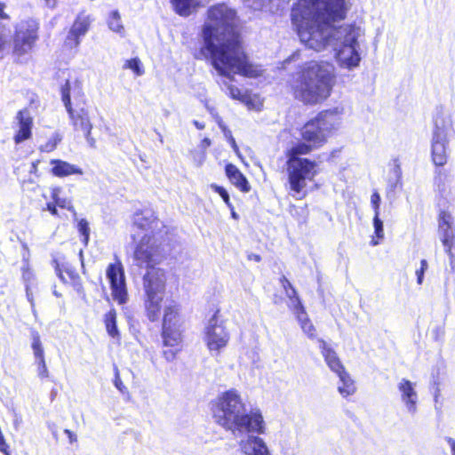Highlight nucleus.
<instances>
[{
	"label": "nucleus",
	"instance_id": "60",
	"mask_svg": "<svg viewBox=\"0 0 455 455\" xmlns=\"http://www.w3.org/2000/svg\"><path fill=\"white\" fill-rule=\"evenodd\" d=\"M47 210L52 214V215H57L58 214V211H57V208H56V204H47Z\"/></svg>",
	"mask_w": 455,
	"mask_h": 455
},
{
	"label": "nucleus",
	"instance_id": "62",
	"mask_svg": "<svg viewBox=\"0 0 455 455\" xmlns=\"http://www.w3.org/2000/svg\"><path fill=\"white\" fill-rule=\"evenodd\" d=\"M193 124L198 130H203L205 127V124L202 122H199L197 120H194Z\"/></svg>",
	"mask_w": 455,
	"mask_h": 455
},
{
	"label": "nucleus",
	"instance_id": "53",
	"mask_svg": "<svg viewBox=\"0 0 455 455\" xmlns=\"http://www.w3.org/2000/svg\"><path fill=\"white\" fill-rule=\"evenodd\" d=\"M64 433L68 436L70 443H76L77 441L76 435L74 432H72L71 430L65 429Z\"/></svg>",
	"mask_w": 455,
	"mask_h": 455
},
{
	"label": "nucleus",
	"instance_id": "5",
	"mask_svg": "<svg viewBox=\"0 0 455 455\" xmlns=\"http://www.w3.org/2000/svg\"><path fill=\"white\" fill-rule=\"evenodd\" d=\"M60 95L74 131L81 132L88 144L94 148L96 141L91 136L92 124L81 84L77 81L71 83L67 80L60 88Z\"/></svg>",
	"mask_w": 455,
	"mask_h": 455
},
{
	"label": "nucleus",
	"instance_id": "29",
	"mask_svg": "<svg viewBox=\"0 0 455 455\" xmlns=\"http://www.w3.org/2000/svg\"><path fill=\"white\" fill-rule=\"evenodd\" d=\"M52 265L54 267L56 275L61 282L68 283V281H76L77 278H79L78 274L75 269L63 264L60 265L57 259L52 260Z\"/></svg>",
	"mask_w": 455,
	"mask_h": 455
},
{
	"label": "nucleus",
	"instance_id": "57",
	"mask_svg": "<svg viewBox=\"0 0 455 455\" xmlns=\"http://www.w3.org/2000/svg\"><path fill=\"white\" fill-rule=\"evenodd\" d=\"M5 4L0 2V20H9L10 16L4 12Z\"/></svg>",
	"mask_w": 455,
	"mask_h": 455
},
{
	"label": "nucleus",
	"instance_id": "61",
	"mask_svg": "<svg viewBox=\"0 0 455 455\" xmlns=\"http://www.w3.org/2000/svg\"><path fill=\"white\" fill-rule=\"evenodd\" d=\"M217 123H218L219 127H220V128L221 129V131L223 132V134H225L227 131H230V130H229V129L225 125V124L223 123V121H222L220 118H219V119L217 120Z\"/></svg>",
	"mask_w": 455,
	"mask_h": 455
},
{
	"label": "nucleus",
	"instance_id": "47",
	"mask_svg": "<svg viewBox=\"0 0 455 455\" xmlns=\"http://www.w3.org/2000/svg\"><path fill=\"white\" fill-rule=\"evenodd\" d=\"M7 44L6 26L0 20V52L4 51Z\"/></svg>",
	"mask_w": 455,
	"mask_h": 455
},
{
	"label": "nucleus",
	"instance_id": "16",
	"mask_svg": "<svg viewBox=\"0 0 455 455\" xmlns=\"http://www.w3.org/2000/svg\"><path fill=\"white\" fill-rule=\"evenodd\" d=\"M400 401L406 413L414 417L418 413L419 394L417 383L402 378L397 383Z\"/></svg>",
	"mask_w": 455,
	"mask_h": 455
},
{
	"label": "nucleus",
	"instance_id": "18",
	"mask_svg": "<svg viewBox=\"0 0 455 455\" xmlns=\"http://www.w3.org/2000/svg\"><path fill=\"white\" fill-rule=\"evenodd\" d=\"M92 21L93 18L91 14L87 13L85 11H81L77 14L65 40V47L69 49L76 47L80 43V37L84 36L88 32Z\"/></svg>",
	"mask_w": 455,
	"mask_h": 455
},
{
	"label": "nucleus",
	"instance_id": "59",
	"mask_svg": "<svg viewBox=\"0 0 455 455\" xmlns=\"http://www.w3.org/2000/svg\"><path fill=\"white\" fill-rule=\"evenodd\" d=\"M280 281L284 291L288 290L290 285H292L285 276H283Z\"/></svg>",
	"mask_w": 455,
	"mask_h": 455
},
{
	"label": "nucleus",
	"instance_id": "34",
	"mask_svg": "<svg viewBox=\"0 0 455 455\" xmlns=\"http://www.w3.org/2000/svg\"><path fill=\"white\" fill-rule=\"evenodd\" d=\"M123 67L131 69L136 76H142L145 72L140 59H129Z\"/></svg>",
	"mask_w": 455,
	"mask_h": 455
},
{
	"label": "nucleus",
	"instance_id": "14",
	"mask_svg": "<svg viewBox=\"0 0 455 455\" xmlns=\"http://www.w3.org/2000/svg\"><path fill=\"white\" fill-rule=\"evenodd\" d=\"M134 260L148 270L155 267L159 260V246L155 235L145 234L141 237L134 251Z\"/></svg>",
	"mask_w": 455,
	"mask_h": 455
},
{
	"label": "nucleus",
	"instance_id": "41",
	"mask_svg": "<svg viewBox=\"0 0 455 455\" xmlns=\"http://www.w3.org/2000/svg\"><path fill=\"white\" fill-rule=\"evenodd\" d=\"M37 365V374L40 379H45L49 376L44 357L35 359Z\"/></svg>",
	"mask_w": 455,
	"mask_h": 455
},
{
	"label": "nucleus",
	"instance_id": "48",
	"mask_svg": "<svg viewBox=\"0 0 455 455\" xmlns=\"http://www.w3.org/2000/svg\"><path fill=\"white\" fill-rule=\"evenodd\" d=\"M449 258L450 271L455 274V247L444 249Z\"/></svg>",
	"mask_w": 455,
	"mask_h": 455
},
{
	"label": "nucleus",
	"instance_id": "10",
	"mask_svg": "<svg viewBox=\"0 0 455 455\" xmlns=\"http://www.w3.org/2000/svg\"><path fill=\"white\" fill-rule=\"evenodd\" d=\"M38 30L39 23L35 19L28 18L17 22L12 36V53L16 55L29 53L38 40Z\"/></svg>",
	"mask_w": 455,
	"mask_h": 455
},
{
	"label": "nucleus",
	"instance_id": "32",
	"mask_svg": "<svg viewBox=\"0 0 455 455\" xmlns=\"http://www.w3.org/2000/svg\"><path fill=\"white\" fill-rule=\"evenodd\" d=\"M297 317L303 332L311 339L316 337L315 328L308 319L307 313L300 314Z\"/></svg>",
	"mask_w": 455,
	"mask_h": 455
},
{
	"label": "nucleus",
	"instance_id": "19",
	"mask_svg": "<svg viewBox=\"0 0 455 455\" xmlns=\"http://www.w3.org/2000/svg\"><path fill=\"white\" fill-rule=\"evenodd\" d=\"M438 231L444 249L455 247V227L452 215L442 211L438 219Z\"/></svg>",
	"mask_w": 455,
	"mask_h": 455
},
{
	"label": "nucleus",
	"instance_id": "13",
	"mask_svg": "<svg viewBox=\"0 0 455 455\" xmlns=\"http://www.w3.org/2000/svg\"><path fill=\"white\" fill-rule=\"evenodd\" d=\"M106 276L109 282L111 295L115 301L119 305H124L128 301V291L124 268L121 260L116 257V261L110 263L106 269Z\"/></svg>",
	"mask_w": 455,
	"mask_h": 455
},
{
	"label": "nucleus",
	"instance_id": "3",
	"mask_svg": "<svg viewBox=\"0 0 455 455\" xmlns=\"http://www.w3.org/2000/svg\"><path fill=\"white\" fill-rule=\"evenodd\" d=\"M235 12L224 4L212 6L203 27L204 57H241Z\"/></svg>",
	"mask_w": 455,
	"mask_h": 455
},
{
	"label": "nucleus",
	"instance_id": "4",
	"mask_svg": "<svg viewBox=\"0 0 455 455\" xmlns=\"http://www.w3.org/2000/svg\"><path fill=\"white\" fill-rule=\"evenodd\" d=\"M334 84L333 68L314 60L300 67L291 82L295 98L309 105L321 103L330 97Z\"/></svg>",
	"mask_w": 455,
	"mask_h": 455
},
{
	"label": "nucleus",
	"instance_id": "44",
	"mask_svg": "<svg viewBox=\"0 0 455 455\" xmlns=\"http://www.w3.org/2000/svg\"><path fill=\"white\" fill-rule=\"evenodd\" d=\"M228 90L229 96L232 99L237 100L241 102L243 101V96H247V94H248L247 92H243L239 88H237L232 84L228 85Z\"/></svg>",
	"mask_w": 455,
	"mask_h": 455
},
{
	"label": "nucleus",
	"instance_id": "22",
	"mask_svg": "<svg viewBox=\"0 0 455 455\" xmlns=\"http://www.w3.org/2000/svg\"><path fill=\"white\" fill-rule=\"evenodd\" d=\"M318 342L321 354L328 368L336 375L346 371V369L342 364L339 357L338 356L336 351L331 348L323 339H318Z\"/></svg>",
	"mask_w": 455,
	"mask_h": 455
},
{
	"label": "nucleus",
	"instance_id": "52",
	"mask_svg": "<svg viewBox=\"0 0 455 455\" xmlns=\"http://www.w3.org/2000/svg\"><path fill=\"white\" fill-rule=\"evenodd\" d=\"M444 440L451 448V454L455 455V439L450 436H445Z\"/></svg>",
	"mask_w": 455,
	"mask_h": 455
},
{
	"label": "nucleus",
	"instance_id": "15",
	"mask_svg": "<svg viewBox=\"0 0 455 455\" xmlns=\"http://www.w3.org/2000/svg\"><path fill=\"white\" fill-rule=\"evenodd\" d=\"M448 132L444 124L435 123L432 136L431 155L433 163L443 166L448 159Z\"/></svg>",
	"mask_w": 455,
	"mask_h": 455
},
{
	"label": "nucleus",
	"instance_id": "49",
	"mask_svg": "<svg viewBox=\"0 0 455 455\" xmlns=\"http://www.w3.org/2000/svg\"><path fill=\"white\" fill-rule=\"evenodd\" d=\"M224 136L230 143V146L233 148V150L235 151V153L237 156H240L238 146L236 145V142H235L234 137L232 136L231 131H227L226 133L224 134Z\"/></svg>",
	"mask_w": 455,
	"mask_h": 455
},
{
	"label": "nucleus",
	"instance_id": "8",
	"mask_svg": "<svg viewBox=\"0 0 455 455\" xmlns=\"http://www.w3.org/2000/svg\"><path fill=\"white\" fill-rule=\"evenodd\" d=\"M183 324L180 305L174 300H166L162 323V338L164 346L178 347L180 345L184 331Z\"/></svg>",
	"mask_w": 455,
	"mask_h": 455
},
{
	"label": "nucleus",
	"instance_id": "20",
	"mask_svg": "<svg viewBox=\"0 0 455 455\" xmlns=\"http://www.w3.org/2000/svg\"><path fill=\"white\" fill-rule=\"evenodd\" d=\"M160 224L161 222L156 217L155 212L149 209L137 212L133 216V226L138 229L146 231L145 234L154 235V230Z\"/></svg>",
	"mask_w": 455,
	"mask_h": 455
},
{
	"label": "nucleus",
	"instance_id": "9",
	"mask_svg": "<svg viewBox=\"0 0 455 455\" xmlns=\"http://www.w3.org/2000/svg\"><path fill=\"white\" fill-rule=\"evenodd\" d=\"M317 164L312 160L286 161L288 181L294 197L301 199L306 196L307 182L318 174Z\"/></svg>",
	"mask_w": 455,
	"mask_h": 455
},
{
	"label": "nucleus",
	"instance_id": "42",
	"mask_svg": "<svg viewBox=\"0 0 455 455\" xmlns=\"http://www.w3.org/2000/svg\"><path fill=\"white\" fill-rule=\"evenodd\" d=\"M380 195L377 191H374L371 196V206L373 210L374 215H380Z\"/></svg>",
	"mask_w": 455,
	"mask_h": 455
},
{
	"label": "nucleus",
	"instance_id": "7",
	"mask_svg": "<svg viewBox=\"0 0 455 455\" xmlns=\"http://www.w3.org/2000/svg\"><path fill=\"white\" fill-rule=\"evenodd\" d=\"M142 284L147 317L149 321L156 322L160 317L162 301L165 292V271L159 267L147 270Z\"/></svg>",
	"mask_w": 455,
	"mask_h": 455
},
{
	"label": "nucleus",
	"instance_id": "25",
	"mask_svg": "<svg viewBox=\"0 0 455 455\" xmlns=\"http://www.w3.org/2000/svg\"><path fill=\"white\" fill-rule=\"evenodd\" d=\"M226 174L232 184L243 192L250 190V185L244 175L232 164L226 166Z\"/></svg>",
	"mask_w": 455,
	"mask_h": 455
},
{
	"label": "nucleus",
	"instance_id": "56",
	"mask_svg": "<svg viewBox=\"0 0 455 455\" xmlns=\"http://www.w3.org/2000/svg\"><path fill=\"white\" fill-rule=\"evenodd\" d=\"M194 160L197 163L198 165H201L205 160V153L201 152L197 155H195Z\"/></svg>",
	"mask_w": 455,
	"mask_h": 455
},
{
	"label": "nucleus",
	"instance_id": "26",
	"mask_svg": "<svg viewBox=\"0 0 455 455\" xmlns=\"http://www.w3.org/2000/svg\"><path fill=\"white\" fill-rule=\"evenodd\" d=\"M337 376L339 378L337 387L339 395L343 398H347L349 395H354L356 391V387L350 374L346 371Z\"/></svg>",
	"mask_w": 455,
	"mask_h": 455
},
{
	"label": "nucleus",
	"instance_id": "35",
	"mask_svg": "<svg viewBox=\"0 0 455 455\" xmlns=\"http://www.w3.org/2000/svg\"><path fill=\"white\" fill-rule=\"evenodd\" d=\"M61 136L59 133H54L48 141L40 147V150L44 152L53 151L57 145L61 141Z\"/></svg>",
	"mask_w": 455,
	"mask_h": 455
},
{
	"label": "nucleus",
	"instance_id": "39",
	"mask_svg": "<svg viewBox=\"0 0 455 455\" xmlns=\"http://www.w3.org/2000/svg\"><path fill=\"white\" fill-rule=\"evenodd\" d=\"M373 228H374V235L378 239H383L384 238V228H383V221L380 220V215H374L373 216Z\"/></svg>",
	"mask_w": 455,
	"mask_h": 455
},
{
	"label": "nucleus",
	"instance_id": "37",
	"mask_svg": "<svg viewBox=\"0 0 455 455\" xmlns=\"http://www.w3.org/2000/svg\"><path fill=\"white\" fill-rule=\"evenodd\" d=\"M288 306L293 311L296 316H298L300 314L306 313L305 307H303L299 296L289 299Z\"/></svg>",
	"mask_w": 455,
	"mask_h": 455
},
{
	"label": "nucleus",
	"instance_id": "45",
	"mask_svg": "<svg viewBox=\"0 0 455 455\" xmlns=\"http://www.w3.org/2000/svg\"><path fill=\"white\" fill-rule=\"evenodd\" d=\"M427 268H428L427 261L426 259H421L420 260V267L419 269H417L415 272V275L417 276L418 284L421 285L423 283L425 272L427 270Z\"/></svg>",
	"mask_w": 455,
	"mask_h": 455
},
{
	"label": "nucleus",
	"instance_id": "33",
	"mask_svg": "<svg viewBox=\"0 0 455 455\" xmlns=\"http://www.w3.org/2000/svg\"><path fill=\"white\" fill-rule=\"evenodd\" d=\"M108 26L110 30L118 33L121 36H123L124 33V28L121 21V16L117 11H113L110 12L108 19Z\"/></svg>",
	"mask_w": 455,
	"mask_h": 455
},
{
	"label": "nucleus",
	"instance_id": "43",
	"mask_svg": "<svg viewBox=\"0 0 455 455\" xmlns=\"http://www.w3.org/2000/svg\"><path fill=\"white\" fill-rule=\"evenodd\" d=\"M211 188L221 196V198L228 207L232 208L229 195L224 188L218 186L216 184H212Z\"/></svg>",
	"mask_w": 455,
	"mask_h": 455
},
{
	"label": "nucleus",
	"instance_id": "12",
	"mask_svg": "<svg viewBox=\"0 0 455 455\" xmlns=\"http://www.w3.org/2000/svg\"><path fill=\"white\" fill-rule=\"evenodd\" d=\"M213 68L219 74L227 78L232 75H242L248 77H256L261 70L251 65L248 59H210Z\"/></svg>",
	"mask_w": 455,
	"mask_h": 455
},
{
	"label": "nucleus",
	"instance_id": "11",
	"mask_svg": "<svg viewBox=\"0 0 455 455\" xmlns=\"http://www.w3.org/2000/svg\"><path fill=\"white\" fill-rule=\"evenodd\" d=\"M230 335L225 326L224 320L217 310L207 321L204 331V341L209 351L213 355H219L229 341Z\"/></svg>",
	"mask_w": 455,
	"mask_h": 455
},
{
	"label": "nucleus",
	"instance_id": "30",
	"mask_svg": "<svg viewBox=\"0 0 455 455\" xmlns=\"http://www.w3.org/2000/svg\"><path fill=\"white\" fill-rule=\"evenodd\" d=\"M29 332L31 339V348L35 359L44 357V351L39 332L34 328H31Z\"/></svg>",
	"mask_w": 455,
	"mask_h": 455
},
{
	"label": "nucleus",
	"instance_id": "54",
	"mask_svg": "<svg viewBox=\"0 0 455 455\" xmlns=\"http://www.w3.org/2000/svg\"><path fill=\"white\" fill-rule=\"evenodd\" d=\"M212 141L209 138H204L200 143V148L202 152L205 153V150L211 146Z\"/></svg>",
	"mask_w": 455,
	"mask_h": 455
},
{
	"label": "nucleus",
	"instance_id": "1",
	"mask_svg": "<svg viewBox=\"0 0 455 455\" xmlns=\"http://www.w3.org/2000/svg\"><path fill=\"white\" fill-rule=\"evenodd\" d=\"M348 10V0H299L291 20L306 47L320 52L331 46L335 57H361L367 49L364 28L356 23L337 27Z\"/></svg>",
	"mask_w": 455,
	"mask_h": 455
},
{
	"label": "nucleus",
	"instance_id": "24",
	"mask_svg": "<svg viewBox=\"0 0 455 455\" xmlns=\"http://www.w3.org/2000/svg\"><path fill=\"white\" fill-rule=\"evenodd\" d=\"M315 148H317L313 146L312 143L305 140L299 141L286 150L287 161L309 160L308 158L301 157V156L309 154Z\"/></svg>",
	"mask_w": 455,
	"mask_h": 455
},
{
	"label": "nucleus",
	"instance_id": "38",
	"mask_svg": "<svg viewBox=\"0 0 455 455\" xmlns=\"http://www.w3.org/2000/svg\"><path fill=\"white\" fill-rule=\"evenodd\" d=\"M361 59H336L339 68L352 70L359 66Z\"/></svg>",
	"mask_w": 455,
	"mask_h": 455
},
{
	"label": "nucleus",
	"instance_id": "46",
	"mask_svg": "<svg viewBox=\"0 0 455 455\" xmlns=\"http://www.w3.org/2000/svg\"><path fill=\"white\" fill-rule=\"evenodd\" d=\"M53 199L57 206L75 212L74 207L69 199L60 198L56 194L53 195Z\"/></svg>",
	"mask_w": 455,
	"mask_h": 455
},
{
	"label": "nucleus",
	"instance_id": "50",
	"mask_svg": "<svg viewBox=\"0 0 455 455\" xmlns=\"http://www.w3.org/2000/svg\"><path fill=\"white\" fill-rule=\"evenodd\" d=\"M114 385L121 393H124V391L126 390V387L123 384V381L119 376L118 371H116V372Z\"/></svg>",
	"mask_w": 455,
	"mask_h": 455
},
{
	"label": "nucleus",
	"instance_id": "36",
	"mask_svg": "<svg viewBox=\"0 0 455 455\" xmlns=\"http://www.w3.org/2000/svg\"><path fill=\"white\" fill-rule=\"evenodd\" d=\"M242 103L245 104L249 109H260L261 103L256 95L248 93L247 96H243Z\"/></svg>",
	"mask_w": 455,
	"mask_h": 455
},
{
	"label": "nucleus",
	"instance_id": "40",
	"mask_svg": "<svg viewBox=\"0 0 455 455\" xmlns=\"http://www.w3.org/2000/svg\"><path fill=\"white\" fill-rule=\"evenodd\" d=\"M77 228H78L79 233L84 237V239H83L84 243H87L88 240H89V236H90V228H89L88 221L84 219L80 220L77 223Z\"/></svg>",
	"mask_w": 455,
	"mask_h": 455
},
{
	"label": "nucleus",
	"instance_id": "31",
	"mask_svg": "<svg viewBox=\"0 0 455 455\" xmlns=\"http://www.w3.org/2000/svg\"><path fill=\"white\" fill-rule=\"evenodd\" d=\"M104 322L108 333L112 338H118L119 331L116 326V312L115 309H110L104 317Z\"/></svg>",
	"mask_w": 455,
	"mask_h": 455
},
{
	"label": "nucleus",
	"instance_id": "27",
	"mask_svg": "<svg viewBox=\"0 0 455 455\" xmlns=\"http://www.w3.org/2000/svg\"><path fill=\"white\" fill-rule=\"evenodd\" d=\"M250 8L254 10H261L267 8L270 12L278 10L283 4H287L289 0H243Z\"/></svg>",
	"mask_w": 455,
	"mask_h": 455
},
{
	"label": "nucleus",
	"instance_id": "51",
	"mask_svg": "<svg viewBox=\"0 0 455 455\" xmlns=\"http://www.w3.org/2000/svg\"><path fill=\"white\" fill-rule=\"evenodd\" d=\"M7 449H9V445L6 443L4 436L0 434V451L3 453H7Z\"/></svg>",
	"mask_w": 455,
	"mask_h": 455
},
{
	"label": "nucleus",
	"instance_id": "21",
	"mask_svg": "<svg viewBox=\"0 0 455 455\" xmlns=\"http://www.w3.org/2000/svg\"><path fill=\"white\" fill-rule=\"evenodd\" d=\"M16 120L19 129L13 139L16 144H20L31 137L33 118L28 109H22L17 113Z\"/></svg>",
	"mask_w": 455,
	"mask_h": 455
},
{
	"label": "nucleus",
	"instance_id": "2",
	"mask_svg": "<svg viewBox=\"0 0 455 455\" xmlns=\"http://www.w3.org/2000/svg\"><path fill=\"white\" fill-rule=\"evenodd\" d=\"M211 411L214 422L237 439L243 454L272 455L264 440L258 436L267 428L261 410L248 406L237 389L219 394L211 402Z\"/></svg>",
	"mask_w": 455,
	"mask_h": 455
},
{
	"label": "nucleus",
	"instance_id": "58",
	"mask_svg": "<svg viewBox=\"0 0 455 455\" xmlns=\"http://www.w3.org/2000/svg\"><path fill=\"white\" fill-rule=\"evenodd\" d=\"M164 355L167 361H172L175 358L176 352L172 349L164 352Z\"/></svg>",
	"mask_w": 455,
	"mask_h": 455
},
{
	"label": "nucleus",
	"instance_id": "64",
	"mask_svg": "<svg viewBox=\"0 0 455 455\" xmlns=\"http://www.w3.org/2000/svg\"><path fill=\"white\" fill-rule=\"evenodd\" d=\"M371 245L375 246V245H378L379 244V241L378 240H375L374 238L371 240Z\"/></svg>",
	"mask_w": 455,
	"mask_h": 455
},
{
	"label": "nucleus",
	"instance_id": "6",
	"mask_svg": "<svg viewBox=\"0 0 455 455\" xmlns=\"http://www.w3.org/2000/svg\"><path fill=\"white\" fill-rule=\"evenodd\" d=\"M343 109L339 108L320 112L301 128L302 140L320 148L326 142L328 136L340 127Z\"/></svg>",
	"mask_w": 455,
	"mask_h": 455
},
{
	"label": "nucleus",
	"instance_id": "28",
	"mask_svg": "<svg viewBox=\"0 0 455 455\" xmlns=\"http://www.w3.org/2000/svg\"><path fill=\"white\" fill-rule=\"evenodd\" d=\"M174 12L180 16H189L197 6V0H170Z\"/></svg>",
	"mask_w": 455,
	"mask_h": 455
},
{
	"label": "nucleus",
	"instance_id": "23",
	"mask_svg": "<svg viewBox=\"0 0 455 455\" xmlns=\"http://www.w3.org/2000/svg\"><path fill=\"white\" fill-rule=\"evenodd\" d=\"M51 164L52 165V175L59 178H63L74 174L82 175L84 173L80 167L63 160L52 159L51 161Z\"/></svg>",
	"mask_w": 455,
	"mask_h": 455
},
{
	"label": "nucleus",
	"instance_id": "55",
	"mask_svg": "<svg viewBox=\"0 0 455 455\" xmlns=\"http://www.w3.org/2000/svg\"><path fill=\"white\" fill-rule=\"evenodd\" d=\"M285 294L288 299L298 297L297 291L293 287V285H290V288L285 291Z\"/></svg>",
	"mask_w": 455,
	"mask_h": 455
},
{
	"label": "nucleus",
	"instance_id": "17",
	"mask_svg": "<svg viewBox=\"0 0 455 455\" xmlns=\"http://www.w3.org/2000/svg\"><path fill=\"white\" fill-rule=\"evenodd\" d=\"M20 271L21 280L25 287L26 298L30 304L33 315L36 318L37 311L36 309L34 293L38 288V282L36 274L30 265L28 256H23Z\"/></svg>",
	"mask_w": 455,
	"mask_h": 455
},
{
	"label": "nucleus",
	"instance_id": "63",
	"mask_svg": "<svg viewBox=\"0 0 455 455\" xmlns=\"http://www.w3.org/2000/svg\"><path fill=\"white\" fill-rule=\"evenodd\" d=\"M43 1L50 8H54L56 6V0H43Z\"/></svg>",
	"mask_w": 455,
	"mask_h": 455
}]
</instances>
